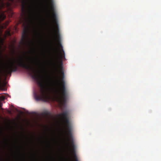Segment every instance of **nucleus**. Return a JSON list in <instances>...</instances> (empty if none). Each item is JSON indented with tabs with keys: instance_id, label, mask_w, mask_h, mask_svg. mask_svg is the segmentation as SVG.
<instances>
[{
	"instance_id": "9",
	"label": "nucleus",
	"mask_w": 161,
	"mask_h": 161,
	"mask_svg": "<svg viewBox=\"0 0 161 161\" xmlns=\"http://www.w3.org/2000/svg\"><path fill=\"white\" fill-rule=\"evenodd\" d=\"M5 99V97H2V100H3Z\"/></svg>"
},
{
	"instance_id": "8",
	"label": "nucleus",
	"mask_w": 161,
	"mask_h": 161,
	"mask_svg": "<svg viewBox=\"0 0 161 161\" xmlns=\"http://www.w3.org/2000/svg\"><path fill=\"white\" fill-rule=\"evenodd\" d=\"M2 105H3L2 103L0 102V108L2 107Z\"/></svg>"
},
{
	"instance_id": "4",
	"label": "nucleus",
	"mask_w": 161,
	"mask_h": 161,
	"mask_svg": "<svg viewBox=\"0 0 161 161\" xmlns=\"http://www.w3.org/2000/svg\"><path fill=\"white\" fill-rule=\"evenodd\" d=\"M28 4V0H22V10L23 12H25V9Z\"/></svg>"
},
{
	"instance_id": "2",
	"label": "nucleus",
	"mask_w": 161,
	"mask_h": 161,
	"mask_svg": "<svg viewBox=\"0 0 161 161\" xmlns=\"http://www.w3.org/2000/svg\"><path fill=\"white\" fill-rule=\"evenodd\" d=\"M35 62L32 60L30 62L28 61H25L22 58L16 61L9 62L5 67L4 72L6 75H10L12 72L16 71L18 66L24 68L31 72L32 77L36 80L40 88L38 92L34 93V96L37 101H42L46 102L49 98V86L50 81L48 78L42 79L38 71L36 70L32 66V64H35Z\"/></svg>"
},
{
	"instance_id": "11",
	"label": "nucleus",
	"mask_w": 161,
	"mask_h": 161,
	"mask_svg": "<svg viewBox=\"0 0 161 161\" xmlns=\"http://www.w3.org/2000/svg\"><path fill=\"white\" fill-rule=\"evenodd\" d=\"M2 90H3V91H5V89L4 88H3V89H2Z\"/></svg>"
},
{
	"instance_id": "10",
	"label": "nucleus",
	"mask_w": 161,
	"mask_h": 161,
	"mask_svg": "<svg viewBox=\"0 0 161 161\" xmlns=\"http://www.w3.org/2000/svg\"><path fill=\"white\" fill-rule=\"evenodd\" d=\"M1 78L0 77V86L1 85Z\"/></svg>"
},
{
	"instance_id": "6",
	"label": "nucleus",
	"mask_w": 161,
	"mask_h": 161,
	"mask_svg": "<svg viewBox=\"0 0 161 161\" xmlns=\"http://www.w3.org/2000/svg\"><path fill=\"white\" fill-rule=\"evenodd\" d=\"M49 113L48 112H46L44 113V114L45 115H47L49 114Z\"/></svg>"
},
{
	"instance_id": "5",
	"label": "nucleus",
	"mask_w": 161,
	"mask_h": 161,
	"mask_svg": "<svg viewBox=\"0 0 161 161\" xmlns=\"http://www.w3.org/2000/svg\"><path fill=\"white\" fill-rule=\"evenodd\" d=\"M0 18L2 20H4L6 18V16L4 15L3 14H2L0 16Z\"/></svg>"
},
{
	"instance_id": "7",
	"label": "nucleus",
	"mask_w": 161,
	"mask_h": 161,
	"mask_svg": "<svg viewBox=\"0 0 161 161\" xmlns=\"http://www.w3.org/2000/svg\"><path fill=\"white\" fill-rule=\"evenodd\" d=\"M7 35L8 36H10V32L8 31V32L7 33Z\"/></svg>"
},
{
	"instance_id": "1",
	"label": "nucleus",
	"mask_w": 161,
	"mask_h": 161,
	"mask_svg": "<svg viewBox=\"0 0 161 161\" xmlns=\"http://www.w3.org/2000/svg\"><path fill=\"white\" fill-rule=\"evenodd\" d=\"M52 42L51 50L53 56V65L56 81L55 92L58 96V101L63 104L65 103L68 93L64 80V75L62 65V60L65 58V53L60 41V35L58 27Z\"/></svg>"
},
{
	"instance_id": "3",
	"label": "nucleus",
	"mask_w": 161,
	"mask_h": 161,
	"mask_svg": "<svg viewBox=\"0 0 161 161\" xmlns=\"http://www.w3.org/2000/svg\"><path fill=\"white\" fill-rule=\"evenodd\" d=\"M28 36L27 31L24 29L22 33L21 41L24 44L26 43L28 40Z\"/></svg>"
}]
</instances>
